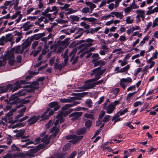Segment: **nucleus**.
I'll list each match as a JSON object with an SVG mask.
<instances>
[{
  "label": "nucleus",
  "instance_id": "f257e3e1",
  "mask_svg": "<svg viewBox=\"0 0 158 158\" xmlns=\"http://www.w3.org/2000/svg\"><path fill=\"white\" fill-rule=\"evenodd\" d=\"M57 9L56 6L52 7V9L47 8L44 12H42L43 16L38 19L39 21H43L45 23H47L49 21L52 20L55 18L57 13Z\"/></svg>",
  "mask_w": 158,
  "mask_h": 158
},
{
  "label": "nucleus",
  "instance_id": "f03ea898",
  "mask_svg": "<svg viewBox=\"0 0 158 158\" xmlns=\"http://www.w3.org/2000/svg\"><path fill=\"white\" fill-rule=\"evenodd\" d=\"M59 130L58 129L56 128V127H53L51 131V132L53 134L50 135L49 137L48 135H46L42 139H41L40 137L36 138L35 140V144L40 142L41 139V141L42 142V143L39 144V149L43 148H44L46 145L49 142V139H52L56 136V134L58 133Z\"/></svg>",
  "mask_w": 158,
  "mask_h": 158
},
{
  "label": "nucleus",
  "instance_id": "7ed1b4c3",
  "mask_svg": "<svg viewBox=\"0 0 158 158\" xmlns=\"http://www.w3.org/2000/svg\"><path fill=\"white\" fill-rule=\"evenodd\" d=\"M104 81V80L102 79L99 81L94 82V81H90L87 82V81L85 82L84 86L80 87L79 89L80 91H85L88 89H91L95 86L96 85H99L102 84Z\"/></svg>",
  "mask_w": 158,
  "mask_h": 158
},
{
  "label": "nucleus",
  "instance_id": "20e7f679",
  "mask_svg": "<svg viewBox=\"0 0 158 158\" xmlns=\"http://www.w3.org/2000/svg\"><path fill=\"white\" fill-rule=\"evenodd\" d=\"M106 69L102 70L101 67H99L94 69L92 71L91 75H95V78L92 79L87 81V82L94 81L100 78V76L104 73Z\"/></svg>",
  "mask_w": 158,
  "mask_h": 158
},
{
  "label": "nucleus",
  "instance_id": "39448f33",
  "mask_svg": "<svg viewBox=\"0 0 158 158\" xmlns=\"http://www.w3.org/2000/svg\"><path fill=\"white\" fill-rule=\"evenodd\" d=\"M85 4L87 6H89V8L85 7H84L81 10V12L83 14H85L88 13H92L93 9L96 7V5L91 2H86Z\"/></svg>",
  "mask_w": 158,
  "mask_h": 158
},
{
  "label": "nucleus",
  "instance_id": "423d86ee",
  "mask_svg": "<svg viewBox=\"0 0 158 158\" xmlns=\"http://www.w3.org/2000/svg\"><path fill=\"white\" fill-rule=\"evenodd\" d=\"M26 81L25 80H20L16 81L14 84H9L11 85L10 87V91L14 92L20 88L21 85L25 84Z\"/></svg>",
  "mask_w": 158,
  "mask_h": 158
},
{
  "label": "nucleus",
  "instance_id": "0eeeda50",
  "mask_svg": "<svg viewBox=\"0 0 158 158\" xmlns=\"http://www.w3.org/2000/svg\"><path fill=\"white\" fill-rule=\"evenodd\" d=\"M132 80L130 77H127V78H123L120 80L119 84L120 86L125 90L127 87L129 83H131Z\"/></svg>",
  "mask_w": 158,
  "mask_h": 158
},
{
  "label": "nucleus",
  "instance_id": "6e6552de",
  "mask_svg": "<svg viewBox=\"0 0 158 158\" xmlns=\"http://www.w3.org/2000/svg\"><path fill=\"white\" fill-rule=\"evenodd\" d=\"M7 158H26V155L21 152H16L15 153H7Z\"/></svg>",
  "mask_w": 158,
  "mask_h": 158
},
{
  "label": "nucleus",
  "instance_id": "1a4fd4ad",
  "mask_svg": "<svg viewBox=\"0 0 158 158\" xmlns=\"http://www.w3.org/2000/svg\"><path fill=\"white\" fill-rule=\"evenodd\" d=\"M83 138L82 136H77L75 135H68L66 136V138L67 139H70V142L74 144L76 143L78 141L81 139Z\"/></svg>",
  "mask_w": 158,
  "mask_h": 158
},
{
  "label": "nucleus",
  "instance_id": "9d476101",
  "mask_svg": "<svg viewBox=\"0 0 158 158\" xmlns=\"http://www.w3.org/2000/svg\"><path fill=\"white\" fill-rule=\"evenodd\" d=\"M26 94V90L24 89L20 90L19 92L11 95L10 98V100H17L19 96L24 95Z\"/></svg>",
  "mask_w": 158,
  "mask_h": 158
},
{
  "label": "nucleus",
  "instance_id": "9b49d317",
  "mask_svg": "<svg viewBox=\"0 0 158 158\" xmlns=\"http://www.w3.org/2000/svg\"><path fill=\"white\" fill-rule=\"evenodd\" d=\"M5 58L9 60L8 63L10 65L12 66L14 64L15 60L12 53H10V52H8L5 55Z\"/></svg>",
  "mask_w": 158,
  "mask_h": 158
},
{
  "label": "nucleus",
  "instance_id": "f8f14e48",
  "mask_svg": "<svg viewBox=\"0 0 158 158\" xmlns=\"http://www.w3.org/2000/svg\"><path fill=\"white\" fill-rule=\"evenodd\" d=\"M82 114V113L81 112H75L71 113L69 115V117L72 118L71 120L74 121L78 120Z\"/></svg>",
  "mask_w": 158,
  "mask_h": 158
},
{
  "label": "nucleus",
  "instance_id": "ddd939ff",
  "mask_svg": "<svg viewBox=\"0 0 158 158\" xmlns=\"http://www.w3.org/2000/svg\"><path fill=\"white\" fill-rule=\"evenodd\" d=\"M23 105L21 104L18 105L15 108L12 109L7 113L6 114V116L12 121V118L11 117L13 114V113L17 109L20 108Z\"/></svg>",
  "mask_w": 158,
  "mask_h": 158
},
{
  "label": "nucleus",
  "instance_id": "4468645a",
  "mask_svg": "<svg viewBox=\"0 0 158 158\" xmlns=\"http://www.w3.org/2000/svg\"><path fill=\"white\" fill-rule=\"evenodd\" d=\"M119 90V89L118 88L113 89L110 92L109 94V97L112 99L115 98L116 97Z\"/></svg>",
  "mask_w": 158,
  "mask_h": 158
},
{
  "label": "nucleus",
  "instance_id": "2eb2a0df",
  "mask_svg": "<svg viewBox=\"0 0 158 158\" xmlns=\"http://www.w3.org/2000/svg\"><path fill=\"white\" fill-rule=\"evenodd\" d=\"M50 110V109L49 108H48L47 109L46 111L41 116V118H42L43 119H48L49 116H50L53 115L54 113V110L53 111L52 110L50 111L48 114V116L46 115L47 113Z\"/></svg>",
  "mask_w": 158,
  "mask_h": 158
},
{
  "label": "nucleus",
  "instance_id": "dca6fc26",
  "mask_svg": "<svg viewBox=\"0 0 158 158\" xmlns=\"http://www.w3.org/2000/svg\"><path fill=\"white\" fill-rule=\"evenodd\" d=\"M104 109L106 110V113L108 114H111L114 110L115 109V106L112 103L109 104L107 107L104 106Z\"/></svg>",
  "mask_w": 158,
  "mask_h": 158
},
{
  "label": "nucleus",
  "instance_id": "f3484780",
  "mask_svg": "<svg viewBox=\"0 0 158 158\" xmlns=\"http://www.w3.org/2000/svg\"><path fill=\"white\" fill-rule=\"evenodd\" d=\"M40 117V116H34L31 117L27 120V122L28 123V124L30 125H31L34 124L37 121Z\"/></svg>",
  "mask_w": 158,
  "mask_h": 158
},
{
  "label": "nucleus",
  "instance_id": "a211bd4d",
  "mask_svg": "<svg viewBox=\"0 0 158 158\" xmlns=\"http://www.w3.org/2000/svg\"><path fill=\"white\" fill-rule=\"evenodd\" d=\"M138 14L137 15L139 16L141 18L143 21H144L145 18V11L141 9H138L135 11Z\"/></svg>",
  "mask_w": 158,
  "mask_h": 158
},
{
  "label": "nucleus",
  "instance_id": "6ab92c4d",
  "mask_svg": "<svg viewBox=\"0 0 158 158\" xmlns=\"http://www.w3.org/2000/svg\"><path fill=\"white\" fill-rule=\"evenodd\" d=\"M111 17L113 18L115 17L117 18H119L120 19H122L124 17L123 12H111Z\"/></svg>",
  "mask_w": 158,
  "mask_h": 158
},
{
  "label": "nucleus",
  "instance_id": "aec40b11",
  "mask_svg": "<svg viewBox=\"0 0 158 158\" xmlns=\"http://www.w3.org/2000/svg\"><path fill=\"white\" fill-rule=\"evenodd\" d=\"M11 38H9L8 35H6V37L4 36H2L0 38V45H3L5 43L8 41H10Z\"/></svg>",
  "mask_w": 158,
  "mask_h": 158
},
{
  "label": "nucleus",
  "instance_id": "412c9836",
  "mask_svg": "<svg viewBox=\"0 0 158 158\" xmlns=\"http://www.w3.org/2000/svg\"><path fill=\"white\" fill-rule=\"evenodd\" d=\"M62 113H59L56 116V118L57 119L56 120L54 123L55 126L58 125L59 122L60 123H61L64 121V119L63 117L62 116Z\"/></svg>",
  "mask_w": 158,
  "mask_h": 158
},
{
  "label": "nucleus",
  "instance_id": "4be33fe9",
  "mask_svg": "<svg viewBox=\"0 0 158 158\" xmlns=\"http://www.w3.org/2000/svg\"><path fill=\"white\" fill-rule=\"evenodd\" d=\"M11 85L8 84L6 86H0V93H3L8 91H10V87Z\"/></svg>",
  "mask_w": 158,
  "mask_h": 158
},
{
  "label": "nucleus",
  "instance_id": "5701e85b",
  "mask_svg": "<svg viewBox=\"0 0 158 158\" xmlns=\"http://www.w3.org/2000/svg\"><path fill=\"white\" fill-rule=\"evenodd\" d=\"M49 106L51 108L54 107V111L57 110L60 107L58 103L56 102H53L50 103L49 104Z\"/></svg>",
  "mask_w": 158,
  "mask_h": 158
},
{
  "label": "nucleus",
  "instance_id": "b1692460",
  "mask_svg": "<svg viewBox=\"0 0 158 158\" xmlns=\"http://www.w3.org/2000/svg\"><path fill=\"white\" fill-rule=\"evenodd\" d=\"M33 26V24H30V22H28L24 23L22 27L23 28L24 31H26Z\"/></svg>",
  "mask_w": 158,
  "mask_h": 158
},
{
  "label": "nucleus",
  "instance_id": "393cba45",
  "mask_svg": "<svg viewBox=\"0 0 158 158\" xmlns=\"http://www.w3.org/2000/svg\"><path fill=\"white\" fill-rule=\"evenodd\" d=\"M74 98L70 97L67 98H61L60 101L62 103H70L73 101Z\"/></svg>",
  "mask_w": 158,
  "mask_h": 158
},
{
  "label": "nucleus",
  "instance_id": "a878e982",
  "mask_svg": "<svg viewBox=\"0 0 158 158\" xmlns=\"http://www.w3.org/2000/svg\"><path fill=\"white\" fill-rule=\"evenodd\" d=\"M149 38V36L148 35H147L145 36L142 40L139 42V46L140 47H142L144 44L145 43V42L148 40Z\"/></svg>",
  "mask_w": 158,
  "mask_h": 158
},
{
  "label": "nucleus",
  "instance_id": "bb28decb",
  "mask_svg": "<svg viewBox=\"0 0 158 158\" xmlns=\"http://www.w3.org/2000/svg\"><path fill=\"white\" fill-rule=\"evenodd\" d=\"M25 131L24 130H22L20 132H18L16 135V136L17 137H20L22 139H26L29 137V136L28 135L27 136L24 135V133Z\"/></svg>",
  "mask_w": 158,
  "mask_h": 158
},
{
  "label": "nucleus",
  "instance_id": "cd10ccee",
  "mask_svg": "<svg viewBox=\"0 0 158 158\" xmlns=\"http://www.w3.org/2000/svg\"><path fill=\"white\" fill-rule=\"evenodd\" d=\"M93 62L94 63V66H97L99 65H103L105 64V62L103 60L95 61H94V60H93Z\"/></svg>",
  "mask_w": 158,
  "mask_h": 158
},
{
  "label": "nucleus",
  "instance_id": "c85d7f7f",
  "mask_svg": "<svg viewBox=\"0 0 158 158\" xmlns=\"http://www.w3.org/2000/svg\"><path fill=\"white\" fill-rule=\"evenodd\" d=\"M70 20L72 22H77L79 21V17L77 16L71 15L69 16Z\"/></svg>",
  "mask_w": 158,
  "mask_h": 158
},
{
  "label": "nucleus",
  "instance_id": "c756f323",
  "mask_svg": "<svg viewBox=\"0 0 158 158\" xmlns=\"http://www.w3.org/2000/svg\"><path fill=\"white\" fill-rule=\"evenodd\" d=\"M20 48V45H18L17 46L14 47L11 50V52L10 53H12L14 54V52L16 53H18L19 52V50Z\"/></svg>",
  "mask_w": 158,
  "mask_h": 158
},
{
  "label": "nucleus",
  "instance_id": "7c9ffc66",
  "mask_svg": "<svg viewBox=\"0 0 158 158\" xmlns=\"http://www.w3.org/2000/svg\"><path fill=\"white\" fill-rule=\"evenodd\" d=\"M134 21V19L131 16H128L126 17L125 21L127 24H131Z\"/></svg>",
  "mask_w": 158,
  "mask_h": 158
},
{
  "label": "nucleus",
  "instance_id": "2f4dec72",
  "mask_svg": "<svg viewBox=\"0 0 158 158\" xmlns=\"http://www.w3.org/2000/svg\"><path fill=\"white\" fill-rule=\"evenodd\" d=\"M83 29L81 28H78V32H80L79 34L77 36H74L75 39H77L80 38L83 34L84 32L83 31Z\"/></svg>",
  "mask_w": 158,
  "mask_h": 158
},
{
  "label": "nucleus",
  "instance_id": "473e14b6",
  "mask_svg": "<svg viewBox=\"0 0 158 158\" xmlns=\"http://www.w3.org/2000/svg\"><path fill=\"white\" fill-rule=\"evenodd\" d=\"M130 68V66L129 64L127 65L125 67L121 68L118 72L123 73V72H127Z\"/></svg>",
  "mask_w": 158,
  "mask_h": 158
},
{
  "label": "nucleus",
  "instance_id": "72a5a7b5",
  "mask_svg": "<svg viewBox=\"0 0 158 158\" xmlns=\"http://www.w3.org/2000/svg\"><path fill=\"white\" fill-rule=\"evenodd\" d=\"M101 28V27H98L95 28H90V32L91 34H93L94 33L97 32Z\"/></svg>",
  "mask_w": 158,
  "mask_h": 158
},
{
  "label": "nucleus",
  "instance_id": "f704fd0d",
  "mask_svg": "<svg viewBox=\"0 0 158 158\" xmlns=\"http://www.w3.org/2000/svg\"><path fill=\"white\" fill-rule=\"evenodd\" d=\"M77 52V49L74 48V49L69 54V56H71V58L70 59V61H72L73 59V57H75V55Z\"/></svg>",
  "mask_w": 158,
  "mask_h": 158
},
{
  "label": "nucleus",
  "instance_id": "c9c22d12",
  "mask_svg": "<svg viewBox=\"0 0 158 158\" xmlns=\"http://www.w3.org/2000/svg\"><path fill=\"white\" fill-rule=\"evenodd\" d=\"M127 108H126L125 109L123 110H120L117 113V115L118 116H121L123 114H124L125 113L127 112Z\"/></svg>",
  "mask_w": 158,
  "mask_h": 158
},
{
  "label": "nucleus",
  "instance_id": "e433bc0d",
  "mask_svg": "<svg viewBox=\"0 0 158 158\" xmlns=\"http://www.w3.org/2000/svg\"><path fill=\"white\" fill-rule=\"evenodd\" d=\"M64 156V154L62 153H59L57 155H55L50 158H61Z\"/></svg>",
  "mask_w": 158,
  "mask_h": 158
},
{
  "label": "nucleus",
  "instance_id": "4c0bfd02",
  "mask_svg": "<svg viewBox=\"0 0 158 158\" xmlns=\"http://www.w3.org/2000/svg\"><path fill=\"white\" fill-rule=\"evenodd\" d=\"M73 106H74V105L73 104H66L64 106L62 107V109L63 110H67L68 108L69 107Z\"/></svg>",
  "mask_w": 158,
  "mask_h": 158
},
{
  "label": "nucleus",
  "instance_id": "58836bf2",
  "mask_svg": "<svg viewBox=\"0 0 158 158\" xmlns=\"http://www.w3.org/2000/svg\"><path fill=\"white\" fill-rule=\"evenodd\" d=\"M73 106H74V105L73 104H66L64 106L62 107V109L63 110H67L68 108L69 107Z\"/></svg>",
  "mask_w": 158,
  "mask_h": 158
},
{
  "label": "nucleus",
  "instance_id": "ea45409f",
  "mask_svg": "<svg viewBox=\"0 0 158 158\" xmlns=\"http://www.w3.org/2000/svg\"><path fill=\"white\" fill-rule=\"evenodd\" d=\"M31 86L34 89H37L39 86L38 83L36 81L33 82L31 84Z\"/></svg>",
  "mask_w": 158,
  "mask_h": 158
},
{
  "label": "nucleus",
  "instance_id": "a19ab883",
  "mask_svg": "<svg viewBox=\"0 0 158 158\" xmlns=\"http://www.w3.org/2000/svg\"><path fill=\"white\" fill-rule=\"evenodd\" d=\"M70 5L67 4H65L64 6L60 7V8L61 10H64L66 11L68 10V9L70 6Z\"/></svg>",
  "mask_w": 158,
  "mask_h": 158
},
{
  "label": "nucleus",
  "instance_id": "79ce46f5",
  "mask_svg": "<svg viewBox=\"0 0 158 158\" xmlns=\"http://www.w3.org/2000/svg\"><path fill=\"white\" fill-rule=\"evenodd\" d=\"M85 131V128H81L78 130L77 131V135H81L84 134Z\"/></svg>",
  "mask_w": 158,
  "mask_h": 158
},
{
  "label": "nucleus",
  "instance_id": "37998d69",
  "mask_svg": "<svg viewBox=\"0 0 158 158\" xmlns=\"http://www.w3.org/2000/svg\"><path fill=\"white\" fill-rule=\"evenodd\" d=\"M80 25L81 26L84 27L85 29L89 28L90 27V25L89 24H87L84 22H81L80 23Z\"/></svg>",
  "mask_w": 158,
  "mask_h": 158
},
{
  "label": "nucleus",
  "instance_id": "c03bdc74",
  "mask_svg": "<svg viewBox=\"0 0 158 158\" xmlns=\"http://www.w3.org/2000/svg\"><path fill=\"white\" fill-rule=\"evenodd\" d=\"M29 73V75L26 77V79H29L31 78L32 77V75H35L37 74V73L32 71L30 72Z\"/></svg>",
  "mask_w": 158,
  "mask_h": 158
},
{
  "label": "nucleus",
  "instance_id": "a18cd8bd",
  "mask_svg": "<svg viewBox=\"0 0 158 158\" xmlns=\"http://www.w3.org/2000/svg\"><path fill=\"white\" fill-rule=\"evenodd\" d=\"M77 11V10H74L71 8L69 9L68 11L66 13V14H71L76 13Z\"/></svg>",
  "mask_w": 158,
  "mask_h": 158
},
{
  "label": "nucleus",
  "instance_id": "49530a36",
  "mask_svg": "<svg viewBox=\"0 0 158 158\" xmlns=\"http://www.w3.org/2000/svg\"><path fill=\"white\" fill-rule=\"evenodd\" d=\"M70 147V144L69 143H66L64 146L63 148V151H66L68 150Z\"/></svg>",
  "mask_w": 158,
  "mask_h": 158
},
{
  "label": "nucleus",
  "instance_id": "de8ad7c7",
  "mask_svg": "<svg viewBox=\"0 0 158 158\" xmlns=\"http://www.w3.org/2000/svg\"><path fill=\"white\" fill-rule=\"evenodd\" d=\"M131 10L132 9L130 6L124 9V11L125 13L127 14L130 12Z\"/></svg>",
  "mask_w": 158,
  "mask_h": 158
},
{
  "label": "nucleus",
  "instance_id": "09e8293b",
  "mask_svg": "<svg viewBox=\"0 0 158 158\" xmlns=\"http://www.w3.org/2000/svg\"><path fill=\"white\" fill-rule=\"evenodd\" d=\"M85 103L89 107H90L92 106L91 104L92 103V101L90 99H87Z\"/></svg>",
  "mask_w": 158,
  "mask_h": 158
},
{
  "label": "nucleus",
  "instance_id": "8fccbe9b",
  "mask_svg": "<svg viewBox=\"0 0 158 158\" xmlns=\"http://www.w3.org/2000/svg\"><path fill=\"white\" fill-rule=\"evenodd\" d=\"M2 119L6 123H10L11 122V120L8 117H7L6 116H3L2 117Z\"/></svg>",
  "mask_w": 158,
  "mask_h": 158
},
{
  "label": "nucleus",
  "instance_id": "3c124183",
  "mask_svg": "<svg viewBox=\"0 0 158 158\" xmlns=\"http://www.w3.org/2000/svg\"><path fill=\"white\" fill-rule=\"evenodd\" d=\"M12 137L9 135L7 137V143L8 144H10L12 142Z\"/></svg>",
  "mask_w": 158,
  "mask_h": 158
},
{
  "label": "nucleus",
  "instance_id": "603ef678",
  "mask_svg": "<svg viewBox=\"0 0 158 158\" xmlns=\"http://www.w3.org/2000/svg\"><path fill=\"white\" fill-rule=\"evenodd\" d=\"M38 50L35 51L33 53V56H35L38 54L40 52L41 49V47L39 46L38 48Z\"/></svg>",
  "mask_w": 158,
  "mask_h": 158
},
{
  "label": "nucleus",
  "instance_id": "864d4df0",
  "mask_svg": "<svg viewBox=\"0 0 158 158\" xmlns=\"http://www.w3.org/2000/svg\"><path fill=\"white\" fill-rule=\"evenodd\" d=\"M20 12L19 11H17L15 14L12 17L11 19H15L16 18L19 16L20 14Z\"/></svg>",
  "mask_w": 158,
  "mask_h": 158
},
{
  "label": "nucleus",
  "instance_id": "5fc2aeb1",
  "mask_svg": "<svg viewBox=\"0 0 158 158\" xmlns=\"http://www.w3.org/2000/svg\"><path fill=\"white\" fill-rule=\"evenodd\" d=\"M135 93V92H134L129 93L127 95V99L128 100H130L131 98L134 95V94Z\"/></svg>",
  "mask_w": 158,
  "mask_h": 158
},
{
  "label": "nucleus",
  "instance_id": "6e6d98bb",
  "mask_svg": "<svg viewBox=\"0 0 158 158\" xmlns=\"http://www.w3.org/2000/svg\"><path fill=\"white\" fill-rule=\"evenodd\" d=\"M117 115V114L113 118V120L114 121V122L119 121L122 119L118 118V117L119 116H118Z\"/></svg>",
  "mask_w": 158,
  "mask_h": 158
},
{
  "label": "nucleus",
  "instance_id": "4d7b16f0",
  "mask_svg": "<svg viewBox=\"0 0 158 158\" xmlns=\"http://www.w3.org/2000/svg\"><path fill=\"white\" fill-rule=\"evenodd\" d=\"M149 69V66L148 65L145 66L144 68L143 69L142 71L143 72L142 76H143L144 74H147V70Z\"/></svg>",
  "mask_w": 158,
  "mask_h": 158
},
{
  "label": "nucleus",
  "instance_id": "13d9d810",
  "mask_svg": "<svg viewBox=\"0 0 158 158\" xmlns=\"http://www.w3.org/2000/svg\"><path fill=\"white\" fill-rule=\"evenodd\" d=\"M23 113H20V114L18 115H16V117H15V122H16L17 121L19 118H20L21 117L23 116Z\"/></svg>",
  "mask_w": 158,
  "mask_h": 158
},
{
  "label": "nucleus",
  "instance_id": "bf43d9fd",
  "mask_svg": "<svg viewBox=\"0 0 158 158\" xmlns=\"http://www.w3.org/2000/svg\"><path fill=\"white\" fill-rule=\"evenodd\" d=\"M119 40L121 42L125 41L127 39L125 36L124 35H121L120 36Z\"/></svg>",
  "mask_w": 158,
  "mask_h": 158
},
{
  "label": "nucleus",
  "instance_id": "052dcab7",
  "mask_svg": "<svg viewBox=\"0 0 158 158\" xmlns=\"http://www.w3.org/2000/svg\"><path fill=\"white\" fill-rule=\"evenodd\" d=\"M12 150L13 151H19V149L16 145L14 144L11 146Z\"/></svg>",
  "mask_w": 158,
  "mask_h": 158
},
{
  "label": "nucleus",
  "instance_id": "680f3d73",
  "mask_svg": "<svg viewBox=\"0 0 158 158\" xmlns=\"http://www.w3.org/2000/svg\"><path fill=\"white\" fill-rule=\"evenodd\" d=\"M38 44V42L37 41H34L32 44V48L33 49H35L37 46Z\"/></svg>",
  "mask_w": 158,
  "mask_h": 158
},
{
  "label": "nucleus",
  "instance_id": "e2e57ef3",
  "mask_svg": "<svg viewBox=\"0 0 158 158\" xmlns=\"http://www.w3.org/2000/svg\"><path fill=\"white\" fill-rule=\"evenodd\" d=\"M6 61L4 59L0 60V66H3L6 64Z\"/></svg>",
  "mask_w": 158,
  "mask_h": 158
},
{
  "label": "nucleus",
  "instance_id": "0e129e2a",
  "mask_svg": "<svg viewBox=\"0 0 158 158\" xmlns=\"http://www.w3.org/2000/svg\"><path fill=\"white\" fill-rule=\"evenodd\" d=\"M139 39H137L136 40L133 42L132 43V46L133 48L135 47L136 45L138 44L139 42Z\"/></svg>",
  "mask_w": 158,
  "mask_h": 158
},
{
  "label": "nucleus",
  "instance_id": "69168bd1",
  "mask_svg": "<svg viewBox=\"0 0 158 158\" xmlns=\"http://www.w3.org/2000/svg\"><path fill=\"white\" fill-rule=\"evenodd\" d=\"M91 121L90 120H87L85 123V125L88 127H89L91 126Z\"/></svg>",
  "mask_w": 158,
  "mask_h": 158
},
{
  "label": "nucleus",
  "instance_id": "338daca9",
  "mask_svg": "<svg viewBox=\"0 0 158 158\" xmlns=\"http://www.w3.org/2000/svg\"><path fill=\"white\" fill-rule=\"evenodd\" d=\"M13 3H12V1H6L4 3V5L6 6H8L9 5H12Z\"/></svg>",
  "mask_w": 158,
  "mask_h": 158
},
{
  "label": "nucleus",
  "instance_id": "774afa93",
  "mask_svg": "<svg viewBox=\"0 0 158 158\" xmlns=\"http://www.w3.org/2000/svg\"><path fill=\"white\" fill-rule=\"evenodd\" d=\"M92 57L95 59H94V60H95L99 59L100 58L99 55L98 53L94 54L92 55Z\"/></svg>",
  "mask_w": 158,
  "mask_h": 158
}]
</instances>
